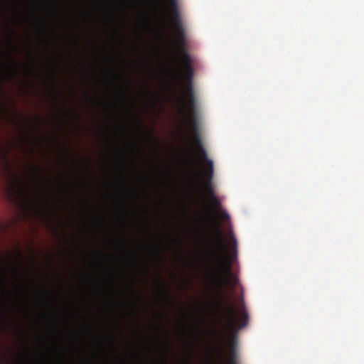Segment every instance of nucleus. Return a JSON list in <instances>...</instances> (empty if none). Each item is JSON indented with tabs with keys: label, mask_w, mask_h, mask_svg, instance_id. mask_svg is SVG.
Wrapping results in <instances>:
<instances>
[{
	"label": "nucleus",
	"mask_w": 364,
	"mask_h": 364,
	"mask_svg": "<svg viewBox=\"0 0 364 364\" xmlns=\"http://www.w3.org/2000/svg\"><path fill=\"white\" fill-rule=\"evenodd\" d=\"M174 50L178 51V55L176 60L179 64L178 68L174 71V77L177 80L183 79L186 82L182 92L180 111L183 117L184 122L188 128L192 141L196 145L197 152L200 159L206 164L203 171L204 189L210 197L214 207L218 209L220 207V202L215 196L212 185L214 173L213 162L208 158L198 134V115L193 87V68L191 58L186 48H174Z\"/></svg>",
	"instance_id": "obj_1"
},
{
	"label": "nucleus",
	"mask_w": 364,
	"mask_h": 364,
	"mask_svg": "<svg viewBox=\"0 0 364 364\" xmlns=\"http://www.w3.org/2000/svg\"><path fill=\"white\" fill-rule=\"evenodd\" d=\"M215 246L211 252L210 279L220 295L224 288H228L233 292L235 287L239 284L237 276L232 272V255H237V242L232 233H230L232 254H230L218 223H215Z\"/></svg>",
	"instance_id": "obj_2"
},
{
	"label": "nucleus",
	"mask_w": 364,
	"mask_h": 364,
	"mask_svg": "<svg viewBox=\"0 0 364 364\" xmlns=\"http://www.w3.org/2000/svg\"><path fill=\"white\" fill-rule=\"evenodd\" d=\"M241 316L240 321L238 322L239 318L235 307L230 303L229 298L225 299V328L232 334L230 341L229 342V351L228 357V364H237V353H236V340L237 333L241 328L245 327L248 323V313L245 307V302L242 299L240 302Z\"/></svg>",
	"instance_id": "obj_3"
},
{
	"label": "nucleus",
	"mask_w": 364,
	"mask_h": 364,
	"mask_svg": "<svg viewBox=\"0 0 364 364\" xmlns=\"http://www.w3.org/2000/svg\"><path fill=\"white\" fill-rule=\"evenodd\" d=\"M16 76V62L11 53L0 50V90L4 83Z\"/></svg>",
	"instance_id": "obj_4"
},
{
	"label": "nucleus",
	"mask_w": 364,
	"mask_h": 364,
	"mask_svg": "<svg viewBox=\"0 0 364 364\" xmlns=\"http://www.w3.org/2000/svg\"><path fill=\"white\" fill-rule=\"evenodd\" d=\"M0 158L2 166L6 172L9 170V165L7 160V153L1 146H0Z\"/></svg>",
	"instance_id": "obj_5"
},
{
	"label": "nucleus",
	"mask_w": 364,
	"mask_h": 364,
	"mask_svg": "<svg viewBox=\"0 0 364 364\" xmlns=\"http://www.w3.org/2000/svg\"><path fill=\"white\" fill-rule=\"evenodd\" d=\"M160 284L163 289V294L166 299L168 297V290L167 289L166 287L164 284L161 283V281H159Z\"/></svg>",
	"instance_id": "obj_6"
},
{
	"label": "nucleus",
	"mask_w": 364,
	"mask_h": 364,
	"mask_svg": "<svg viewBox=\"0 0 364 364\" xmlns=\"http://www.w3.org/2000/svg\"><path fill=\"white\" fill-rule=\"evenodd\" d=\"M219 216L223 220H230V215L225 211L219 213Z\"/></svg>",
	"instance_id": "obj_7"
},
{
	"label": "nucleus",
	"mask_w": 364,
	"mask_h": 364,
	"mask_svg": "<svg viewBox=\"0 0 364 364\" xmlns=\"http://www.w3.org/2000/svg\"><path fill=\"white\" fill-rule=\"evenodd\" d=\"M34 171H35V172H36V175H37L38 177H40V176H41V172H40L39 168H38V167H35V168H34Z\"/></svg>",
	"instance_id": "obj_8"
},
{
	"label": "nucleus",
	"mask_w": 364,
	"mask_h": 364,
	"mask_svg": "<svg viewBox=\"0 0 364 364\" xmlns=\"http://www.w3.org/2000/svg\"><path fill=\"white\" fill-rule=\"evenodd\" d=\"M1 282L3 283V284L5 286L6 284H7L8 282V280H7V278L6 276H4L2 279H1Z\"/></svg>",
	"instance_id": "obj_9"
},
{
	"label": "nucleus",
	"mask_w": 364,
	"mask_h": 364,
	"mask_svg": "<svg viewBox=\"0 0 364 364\" xmlns=\"http://www.w3.org/2000/svg\"><path fill=\"white\" fill-rule=\"evenodd\" d=\"M15 291L16 293L18 292V284L17 283L15 284Z\"/></svg>",
	"instance_id": "obj_10"
},
{
	"label": "nucleus",
	"mask_w": 364,
	"mask_h": 364,
	"mask_svg": "<svg viewBox=\"0 0 364 364\" xmlns=\"http://www.w3.org/2000/svg\"><path fill=\"white\" fill-rule=\"evenodd\" d=\"M18 258H19V259H21V253H18Z\"/></svg>",
	"instance_id": "obj_11"
},
{
	"label": "nucleus",
	"mask_w": 364,
	"mask_h": 364,
	"mask_svg": "<svg viewBox=\"0 0 364 364\" xmlns=\"http://www.w3.org/2000/svg\"><path fill=\"white\" fill-rule=\"evenodd\" d=\"M38 119L41 122L42 121V119L40 117H38Z\"/></svg>",
	"instance_id": "obj_12"
},
{
	"label": "nucleus",
	"mask_w": 364,
	"mask_h": 364,
	"mask_svg": "<svg viewBox=\"0 0 364 364\" xmlns=\"http://www.w3.org/2000/svg\"><path fill=\"white\" fill-rule=\"evenodd\" d=\"M5 291H6V289H5V287H4V289H3V292L5 293Z\"/></svg>",
	"instance_id": "obj_13"
}]
</instances>
